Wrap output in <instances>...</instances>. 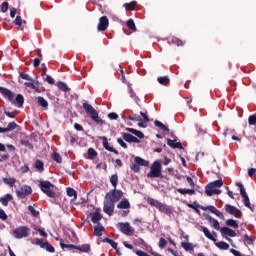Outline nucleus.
Listing matches in <instances>:
<instances>
[{
    "instance_id": "obj_3",
    "label": "nucleus",
    "mask_w": 256,
    "mask_h": 256,
    "mask_svg": "<svg viewBox=\"0 0 256 256\" xmlns=\"http://www.w3.org/2000/svg\"><path fill=\"white\" fill-rule=\"evenodd\" d=\"M83 109L89 113L90 117L96 122V123H103V120L99 118V114L97 113V110L91 106L89 103H83Z\"/></svg>"
},
{
    "instance_id": "obj_56",
    "label": "nucleus",
    "mask_w": 256,
    "mask_h": 256,
    "mask_svg": "<svg viewBox=\"0 0 256 256\" xmlns=\"http://www.w3.org/2000/svg\"><path fill=\"white\" fill-rule=\"evenodd\" d=\"M21 144L24 145V147H28L29 149H33V145L29 142V140H22Z\"/></svg>"
},
{
    "instance_id": "obj_39",
    "label": "nucleus",
    "mask_w": 256,
    "mask_h": 256,
    "mask_svg": "<svg viewBox=\"0 0 256 256\" xmlns=\"http://www.w3.org/2000/svg\"><path fill=\"white\" fill-rule=\"evenodd\" d=\"M208 185L217 189V187H223V180H215L213 182H210Z\"/></svg>"
},
{
    "instance_id": "obj_26",
    "label": "nucleus",
    "mask_w": 256,
    "mask_h": 256,
    "mask_svg": "<svg viewBox=\"0 0 256 256\" xmlns=\"http://www.w3.org/2000/svg\"><path fill=\"white\" fill-rule=\"evenodd\" d=\"M76 250L81 251L82 253H89V251H91V246L89 244H83L76 246Z\"/></svg>"
},
{
    "instance_id": "obj_50",
    "label": "nucleus",
    "mask_w": 256,
    "mask_h": 256,
    "mask_svg": "<svg viewBox=\"0 0 256 256\" xmlns=\"http://www.w3.org/2000/svg\"><path fill=\"white\" fill-rule=\"evenodd\" d=\"M44 249H46V251H48V253H55V248L47 242H45Z\"/></svg>"
},
{
    "instance_id": "obj_49",
    "label": "nucleus",
    "mask_w": 256,
    "mask_h": 256,
    "mask_svg": "<svg viewBox=\"0 0 256 256\" xmlns=\"http://www.w3.org/2000/svg\"><path fill=\"white\" fill-rule=\"evenodd\" d=\"M128 119L130 121H138V122L143 121V118H141V116H139L137 114H133V115L129 116Z\"/></svg>"
},
{
    "instance_id": "obj_45",
    "label": "nucleus",
    "mask_w": 256,
    "mask_h": 256,
    "mask_svg": "<svg viewBox=\"0 0 256 256\" xmlns=\"http://www.w3.org/2000/svg\"><path fill=\"white\" fill-rule=\"evenodd\" d=\"M24 85L25 87H31V89H34V91H36L37 93H41V90H39V88L31 82H25Z\"/></svg>"
},
{
    "instance_id": "obj_58",
    "label": "nucleus",
    "mask_w": 256,
    "mask_h": 256,
    "mask_svg": "<svg viewBox=\"0 0 256 256\" xmlns=\"http://www.w3.org/2000/svg\"><path fill=\"white\" fill-rule=\"evenodd\" d=\"M140 169L141 168L139 167L138 163H135L131 166V170L134 171V173H139Z\"/></svg>"
},
{
    "instance_id": "obj_18",
    "label": "nucleus",
    "mask_w": 256,
    "mask_h": 256,
    "mask_svg": "<svg viewBox=\"0 0 256 256\" xmlns=\"http://www.w3.org/2000/svg\"><path fill=\"white\" fill-rule=\"evenodd\" d=\"M100 219H103V215H101V209H96V211L91 214V221L97 223Z\"/></svg>"
},
{
    "instance_id": "obj_52",
    "label": "nucleus",
    "mask_w": 256,
    "mask_h": 256,
    "mask_svg": "<svg viewBox=\"0 0 256 256\" xmlns=\"http://www.w3.org/2000/svg\"><path fill=\"white\" fill-rule=\"evenodd\" d=\"M28 211H30L33 217H38L39 211H37L33 206H28Z\"/></svg>"
},
{
    "instance_id": "obj_22",
    "label": "nucleus",
    "mask_w": 256,
    "mask_h": 256,
    "mask_svg": "<svg viewBox=\"0 0 256 256\" xmlns=\"http://www.w3.org/2000/svg\"><path fill=\"white\" fill-rule=\"evenodd\" d=\"M103 147L107 150L110 151L111 153H115L116 155H119V152L117 150L113 149V147L109 146V142L107 141L106 137H103Z\"/></svg>"
},
{
    "instance_id": "obj_34",
    "label": "nucleus",
    "mask_w": 256,
    "mask_h": 256,
    "mask_svg": "<svg viewBox=\"0 0 256 256\" xmlns=\"http://www.w3.org/2000/svg\"><path fill=\"white\" fill-rule=\"evenodd\" d=\"M124 7L126 11H134L135 7H137V2L132 1L130 3H125Z\"/></svg>"
},
{
    "instance_id": "obj_8",
    "label": "nucleus",
    "mask_w": 256,
    "mask_h": 256,
    "mask_svg": "<svg viewBox=\"0 0 256 256\" xmlns=\"http://www.w3.org/2000/svg\"><path fill=\"white\" fill-rule=\"evenodd\" d=\"M220 233L222 236L225 237V239H227L229 241V243H231L232 247H235V245H233V240L228 237H237V232H235V230L229 228V227H223L220 229Z\"/></svg>"
},
{
    "instance_id": "obj_59",
    "label": "nucleus",
    "mask_w": 256,
    "mask_h": 256,
    "mask_svg": "<svg viewBox=\"0 0 256 256\" xmlns=\"http://www.w3.org/2000/svg\"><path fill=\"white\" fill-rule=\"evenodd\" d=\"M248 123H249V125H256V117L255 116H250L249 118H248Z\"/></svg>"
},
{
    "instance_id": "obj_28",
    "label": "nucleus",
    "mask_w": 256,
    "mask_h": 256,
    "mask_svg": "<svg viewBox=\"0 0 256 256\" xmlns=\"http://www.w3.org/2000/svg\"><path fill=\"white\" fill-rule=\"evenodd\" d=\"M135 163L141 165L142 167H149V162L139 156L135 157Z\"/></svg>"
},
{
    "instance_id": "obj_57",
    "label": "nucleus",
    "mask_w": 256,
    "mask_h": 256,
    "mask_svg": "<svg viewBox=\"0 0 256 256\" xmlns=\"http://www.w3.org/2000/svg\"><path fill=\"white\" fill-rule=\"evenodd\" d=\"M0 219H2V221H7V214L5 213V210L0 208Z\"/></svg>"
},
{
    "instance_id": "obj_41",
    "label": "nucleus",
    "mask_w": 256,
    "mask_h": 256,
    "mask_svg": "<svg viewBox=\"0 0 256 256\" xmlns=\"http://www.w3.org/2000/svg\"><path fill=\"white\" fill-rule=\"evenodd\" d=\"M154 125L156 127H159V129H161L162 131H169V128H167V126H165L162 122L155 120Z\"/></svg>"
},
{
    "instance_id": "obj_24",
    "label": "nucleus",
    "mask_w": 256,
    "mask_h": 256,
    "mask_svg": "<svg viewBox=\"0 0 256 256\" xmlns=\"http://www.w3.org/2000/svg\"><path fill=\"white\" fill-rule=\"evenodd\" d=\"M103 231H105V227L101 224L94 227V235H96V237H101V235H103Z\"/></svg>"
},
{
    "instance_id": "obj_63",
    "label": "nucleus",
    "mask_w": 256,
    "mask_h": 256,
    "mask_svg": "<svg viewBox=\"0 0 256 256\" xmlns=\"http://www.w3.org/2000/svg\"><path fill=\"white\" fill-rule=\"evenodd\" d=\"M36 245H39V247H41V249H44L45 242H43V240H41V239H36Z\"/></svg>"
},
{
    "instance_id": "obj_64",
    "label": "nucleus",
    "mask_w": 256,
    "mask_h": 256,
    "mask_svg": "<svg viewBox=\"0 0 256 256\" xmlns=\"http://www.w3.org/2000/svg\"><path fill=\"white\" fill-rule=\"evenodd\" d=\"M236 185L240 189V195L243 194V193H246L245 192V187L241 183L237 182Z\"/></svg>"
},
{
    "instance_id": "obj_17",
    "label": "nucleus",
    "mask_w": 256,
    "mask_h": 256,
    "mask_svg": "<svg viewBox=\"0 0 256 256\" xmlns=\"http://www.w3.org/2000/svg\"><path fill=\"white\" fill-rule=\"evenodd\" d=\"M206 219L207 221H209L210 225L216 229V231H219V229H221V226L219 225V221L214 219L213 217L211 216H206Z\"/></svg>"
},
{
    "instance_id": "obj_2",
    "label": "nucleus",
    "mask_w": 256,
    "mask_h": 256,
    "mask_svg": "<svg viewBox=\"0 0 256 256\" xmlns=\"http://www.w3.org/2000/svg\"><path fill=\"white\" fill-rule=\"evenodd\" d=\"M40 189L47 197H55V185L49 181H40Z\"/></svg>"
},
{
    "instance_id": "obj_10",
    "label": "nucleus",
    "mask_w": 256,
    "mask_h": 256,
    "mask_svg": "<svg viewBox=\"0 0 256 256\" xmlns=\"http://www.w3.org/2000/svg\"><path fill=\"white\" fill-rule=\"evenodd\" d=\"M108 27H109V18H107V16L100 17L99 23L97 26L98 31H107Z\"/></svg>"
},
{
    "instance_id": "obj_20",
    "label": "nucleus",
    "mask_w": 256,
    "mask_h": 256,
    "mask_svg": "<svg viewBox=\"0 0 256 256\" xmlns=\"http://www.w3.org/2000/svg\"><path fill=\"white\" fill-rule=\"evenodd\" d=\"M9 201H13V195L6 194L4 197L0 198V203H2L5 207L9 205Z\"/></svg>"
},
{
    "instance_id": "obj_55",
    "label": "nucleus",
    "mask_w": 256,
    "mask_h": 256,
    "mask_svg": "<svg viewBox=\"0 0 256 256\" xmlns=\"http://www.w3.org/2000/svg\"><path fill=\"white\" fill-rule=\"evenodd\" d=\"M6 128L8 131H13L17 128V123H15V122L9 123Z\"/></svg>"
},
{
    "instance_id": "obj_40",
    "label": "nucleus",
    "mask_w": 256,
    "mask_h": 256,
    "mask_svg": "<svg viewBox=\"0 0 256 256\" xmlns=\"http://www.w3.org/2000/svg\"><path fill=\"white\" fill-rule=\"evenodd\" d=\"M117 181H119V177L116 174L112 175L110 178V183L112 184L114 189H117Z\"/></svg>"
},
{
    "instance_id": "obj_14",
    "label": "nucleus",
    "mask_w": 256,
    "mask_h": 256,
    "mask_svg": "<svg viewBox=\"0 0 256 256\" xmlns=\"http://www.w3.org/2000/svg\"><path fill=\"white\" fill-rule=\"evenodd\" d=\"M205 193H206V195H208V197H211L213 195H220L221 191L219 189L215 188L214 186H210L208 184L206 186Z\"/></svg>"
},
{
    "instance_id": "obj_47",
    "label": "nucleus",
    "mask_w": 256,
    "mask_h": 256,
    "mask_svg": "<svg viewBox=\"0 0 256 256\" xmlns=\"http://www.w3.org/2000/svg\"><path fill=\"white\" fill-rule=\"evenodd\" d=\"M52 157H53L54 161H56V163H62V161H63V158H61V155L57 152H54L52 154Z\"/></svg>"
},
{
    "instance_id": "obj_6",
    "label": "nucleus",
    "mask_w": 256,
    "mask_h": 256,
    "mask_svg": "<svg viewBox=\"0 0 256 256\" xmlns=\"http://www.w3.org/2000/svg\"><path fill=\"white\" fill-rule=\"evenodd\" d=\"M161 163L154 162L152 166L150 167V172L147 174V177H150L152 179L161 177Z\"/></svg>"
},
{
    "instance_id": "obj_23",
    "label": "nucleus",
    "mask_w": 256,
    "mask_h": 256,
    "mask_svg": "<svg viewBox=\"0 0 256 256\" xmlns=\"http://www.w3.org/2000/svg\"><path fill=\"white\" fill-rule=\"evenodd\" d=\"M0 93H2V95H6V97H8V99H9V101H13V92H11V90H9L7 88L0 87Z\"/></svg>"
},
{
    "instance_id": "obj_62",
    "label": "nucleus",
    "mask_w": 256,
    "mask_h": 256,
    "mask_svg": "<svg viewBox=\"0 0 256 256\" xmlns=\"http://www.w3.org/2000/svg\"><path fill=\"white\" fill-rule=\"evenodd\" d=\"M245 241L248 243V245H253V239L249 237V235L244 236Z\"/></svg>"
},
{
    "instance_id": "obj_30",
    "label": "nucleus",
    "mask_w": 256,
    "mask_h": 256,
    "mask_svg": "<svg viewBox=\"0 0 256 256\" xmlns=\"http://www.w3.org/2000/svg\"><path fill=\"white\" fill-rule=\"evenodd\" d=\"M38 101V105H40V107H43L44 109H47V107H49V103L47 102V100H45V98L39 96L37 98Z\"/></svg>"
},
{
    "instance_id": "obj_42",
    "label": "nucleus",
    "mask_w": 256,
    "mask_h": 256,
    "mask_svg": "<svg viewBox=\"0 0 256 256\" xmlns=\"http://www.w3.org/2000/svg\"><path fill=\"white\" fill-rule=\"evenodd\" d=\"M24 102H25V99L23 98V95L18 94L16 96V103H17L18 107H23Z\"/></svg>"
},
{
    "instance_id": "obj_53",
    "label": "nucleus",
    "mask_w": 256,
    "mask_h": 256,
    "mask_svg": "<svg viewBox=\"0 0 256 256\" xmlns=\"http://www.w3.org/2000/svg\"><path fill=\"white\" fill-rule=\"evenodd\" d=\"M8 10H9V2H3L1 5V12L7 13Z\"/></svg>"
},
{
    "instance_id": "obj_61",
    "label": "nucleus",
    "mask_w": 256,
    "mask_h": 256,
    "mask_svg": "<svg viewBox=\"0 0 256 256\" xmlns=\"http://www.w3.org/2000/svg\"><path fill=\"white\" fill-rule=\"evenodd\" d=\"M140 115H141V117H143L142 122L149 123V116H146V114L143 112H140Z\"/></svg>"
},
{
    "instance_id": "obj_27",
    "label": "nucleus",
    "mask_w": 256,
    "mask_h": 256,
    "mask_svg": "<svg viewBox=\"0 0 256 256\" xmlns=\"http://www.w3.org/2000/svg\"><path fill=\"white\" fill-rule=\"evenodd\" d=\"M129 207H131V204L129 203V200H127V199L122 200L117 205V209H129Z\"/></svg>"
},
{
    "instance_id": "obj_29",
    "label": "nucleus",
    "mask_w": 256,
    "mask_h": 256,
    "mask_svg": "<svg viewBox=\"0 0 256 256\" xmlns=\"http://www.w3.org/2000/svg\"><path fill=\"white\" fill-rule=\"evenodd\" d=\"M68 197H74L71 201H75L77 199V191L73 188H67L66 190Z\"/></svg>"
},
{
    "instance_id": "obj_15",
    "label": "nucleus",
    "mask_w": 256,
    "mask_h": 256,
    "mask_svg": "<svg viewBox=\"0 0 256 256\" xmlns=\"http://www.w3.org/2000/svg\"><path fill=\"white\" fill-rule=\"evenodd\" d=\"M15 25L17 27H20V31H25V26L27 25V21H23V18L21 16H16V19L14 20Z\"/></svg>"
},
{
    "instance_id": "obj_4",
    "label": "nucleus",
    "mask_w": 256,
    "mask_h": 256,
    "mask_svg": "<svg viewBox=\"0 0 256 256\" xmlns=\"http://www.w3.org/2000/svg\"><path fill=\"white\" fill-rule=\"evenodd\" d=\"M31 193H33L31 186L23 185L16 189L18 199H25V197H29Z\"/></svg>"
},
{
    "instance_id": "obj_51",
    "label": "nucleus",
    "mask_w": 256,
    "mask_h": 256,
    "mask_svg": "<svg viewBox=\"0 0 256 256\" xmlns=\"http://www.w3.org/2000/svg\"><path fill=\"white\" fill-rule=\"evenodd\" d=\"M60 246L62 249H77V246L73 244H63V242L60 243Z\"/></svg>"
},
{
    "instance_id": "obj_44",
    "label": "nucleus",
    "mask_w": 256,
    "mask_h": 256,
    "mask_svg": "<svg viewBox=\"0 0 256 256\" xmlns=\"http://www.w3.org/2000/svg\"><path fill=\"white\" fill-rule=\"evenodd\" d=\"M15 181V178H3V182L6 183V185H10V187L15 185Z\"/></svg>"
},
{
    "instance_id": "obj_60",
    "label": "nucleus",
    "mask_w": 256,
    "mask_h": 256,
    "mask_svg": "<svg viewBox=\"0 0 256 256\" xmlns=\"http://www.w3.org/2000/svg\"><path fill=\"white\" fill-rule=\"evenodd\" d=\"M108 117H109L110 119H112V120H117V119H119V115H117V113H115V112L109 113V114H108Z\"/></svg>"
},
{
    "instance_id": "obj_31",
    "label": "nucleus",
    "mask_w": 256,
    "mask_h": 256,
    "mask_svg": "<svg viewBox=\"0 0 256 256\" xmlns=\"http://www.w3.org/2000/svg\"><path fill=\"white\" fill-rule=\"evenodd\" d=\"M171 44L177 45V47H183V45H185V42H183V40H181L177 37H172Z\"/></svg>"
},
{
    "instance_id": "obj_37",
    "label": "nucleus",
    "mask_w": 256,
    "mask_h": 256,
    "mask_svg": "<svg viewBox=\"0 0 256 256\" xmlns=\"http://www.w3.org/2000/svg\"><path fill=\"white\" fill-rule=\"evenodd\" d=\"M181 246L183 247V249L185 251H193V249H195V247L193 246V244L188 243V242H182Z\"/></svg>"
},
{
    "instance_id": "obj_7",
    "label": "nucleus",
    "mask_w": 256,
    "mask_h": 256,
    "mask_svg": "<svg viewBox=\"0 0 256 256\" xmlns=\"http://www.w3.org/2000/svg\"><path fill=\"white\" fill-rule=\"evenodd\" d=\"M148 203L152 205V207H156V209H159L162 213H167L169 215L171 213V208L167 207V205L155 200V199H150L148 200Z\"/></svg>"
},
{
    "instance_id": "obj_11",
    "label": "nucleus",
    "mask_w": 256,
    "mask_h": 256,
    "mask_svg": "<svg viewBox=\"0 0 256 256\" xmlns=\"http://www.w3.org/2000/svg\"><path fill=\"white\" fill-rule=\"evenodd\" d=\"M201 209L202 211H211L214 215L218 216L219 219L225 220V215H223V213L217 210L214 206H202Z\"/></svg>"
},
{
    "instance_id": "obj_36",
    "label": "nucleus",
    "mask_w": 256,
    "mask_h": 256,
    "mask_svg": "<svg viewBox=\"0 0 256 256\" xmlns=\"http://www.w3.org/2000/svg\"><path fill=\"white\" fill-rule=\"evenodd\" d=\"M57 87H58V89H61V91H64L65 93H67V91H69V86H67V84L65 82L59 81L57 83Z\"/></svg>"
},
{
    "instance_id": "obj_1",
    "label": "nucleus",
    "mask_w": 256,
    "mask_h": 256,
    "mask_svg": "<svg viewBox=\"0 0 256 256\" xmlns=\"http://www.w3.org/2000/svg\"><path fill=\"white\" fill-rule=\"evenodd\" d=\"M123 197V191L113 189L110 192H108L104 198V206L103 211L106 213V215H113V211H115V203L119 201Z\"/></svg>"
},
{
    "instance_id": "obj_16",
    "label": "nucleus",
    "mask_w": 256,
    "mask_h": 256,
    "mask_svg": "<svg viewBox=\"0 0 256 256\" xmlns=\"http://www.w3.org/2000/svg\"><path fill=\"white\" fill-rule=\"evenodd\" d=\"M123 138L128 143H141V140H139V138H137L129 133H124Z\"/></svg>"
},
{
    "instance_id": "obj_46",
    "label": "nucleus",
    "mask_w": 256,
    "mask_h": 256,
    "mask_svg": "<svg viewBox=\"0 0 256 256\" xmlns=\"http://www.w3.org/2000/svg\"><path fill=\"white\" fill-rule=\"evenodd\" d=\"M158 83H160V85H168L169 83V78L164 76V77H158Z\"/></svg>"
},
{
    "instance_id": "obj_13",
    "label": "nucleus",
    "mask_w": 256,
    "mask_h": 256,
    "mask_svg": "<svg viewBox=\"0 0 256 256\" xmlns=\"http://www.w3.org/2000/svg\"><path fill=\"white\" fill-rule=\"evenodd\" d=\"M118 226L120 227V231L125 235H131L133 233V229L129 225V223H119Z\"/></svg>"
},
{
    "instance_id": "obj_35",
    "label": "nucleus",
    "mask_w": 256,
    "mask_h": 256,
    "mask_svg": "<svg viewBox=\"0 0 256 256\" xmlns=\"http://www.w3.org/2000/svg\"><path fill=\"white\" fill-rule=\"evenodd\" d=\"M226 225L228 227H233V229H237L239 227V223L236 220H233V219L226 220Z\"/></svg>"
},
{
    "instance_id": "obj_43",
    "label": "nucleus",
    "mask_w": 256,
    "mask_h": 256,
    "mask_svg": "<svg viewBox=\"0 0 256 256\" xmlns=\"http://www.w3.org/2000/svg\"><path fill=\"white\" fill-rule=\"evenodd\" d=\"M97 157V151L93 148L88 149V159H95Z\"/></svg>"
},
{
    "instance_id": "obj_5",
    "label": "nucleus",
    "mask_w": 256,
    "mask_h": 256,
    "mask_svg": "<svg viewBox=\"0 0 256 256\" xmlns=\"http://www.w3.org/2000/svg\"><path fill=\"white\" fill-rule=\"evenodd\" d=\"M14 237L16 239H23L25 237H29V234L31 233V229L27 226H21L16 228L14 231Z\"/></svg>"
},
{
    "instance_id": "obj_48",
    "label": "nucleus",
    "mask_w": 256,
    "mask_h": 256,
    "mask_svg": "<svg viewBox=\"0 0 256 256\" xmlns=\"http://www.w3.org/2000/svg\"><path fill=\"white\" fill-rule=\"evenodd\" d=\"M34 167H35V169H38V170L40 171V173L44 171L43 162H41V161H39V160H37V161L35 162Z\"/></svg>"
},
{
    "instance_id": "obj_19",
    "label": "nucleus",
    "mask_w": 256,
    "mask_h": 256,
    "mask_svg": "<svg viewBox=\"0 0 256 256\" xmlns=\"http://www.w3.org/2000/svg\"><path fill=\"white\" fill-rule=\"evenodd\" d=\"M167 145L169 147H172V149H183V145L181 142H176L175 140L167 139Z\"/></svg>"
},
{
    "instance_id": "obj_9",
    "label": "nucleus",
    "mask_w": 256,
    "mask_h": 256,
    "mask_svg": "<svg viewBox=\"0 0 256 256\" xmlns=\"http://www.w3.org/2000/svg\"><path fill=\"white\" fill-rule=\"evenodd\" d=\"M226 213H229V215H233L234 217H241L242 213L239 208L232 206L230 204H226L224 207Z\"/></svg>"
},
{
    "instance_id": "obj_25",
    "label": "nucleus",
    "mask_w": 256,
    "mask_h": 256,
    "mask_svg": "<svg viewBox=\"0 0 256 256\" xmlns=\"http://www.w3.org/2000/svg\"><path fill=\"white\" fill-rule=\"evenodd\" d=\"M126 130L129 131V133H133V135L138 137V139H143L145 137V134L139 130H135L133 128H126Z\"/></svg>"
},
{
    "instance_id": "obj_38",
    "label": "nucleus",
    "mask_w": 256,
    "mask_h": 256,
    "mask_svg": "<svg viewBox=\"0 0 256 256\" xmlns=\"http://www.w3.org/2000/svg\"><path fill=\"white\" fill-rule=\"evenodd\" d=\"M126 25L131 31H137V26H135V21H133V19H129Z\"/></svg>"
},
{
    "instance_id": "obj_21",
    "label": "nucleus",
    "mask_w": 256,
    "mask_h": 256,
    "mask_svg": "<svg viewBox=\"0 0 256 256\" xmlns=\"http://www.w3.org/2000/svg\"><path fill=\"white\" fill-rule=\"evenodd\" d=\"M241 196L243 197V203H244L245 207L250 209V211H253V208L251 207V202L249 201V196L247 195V192L242 193Z\"/></svg>"
},
{
    "instance_id": "obj_32",
    "label": "nucleus",
    "mask_w": 256,
    "mask_h": 256,
    "mask_svg": "<svg viewBox=\"0 0 256 256\" xmlns=\"http://www.w3.org/2000/svg\"><path fill=\"white\" fill-rule=\"evenodd\" d=\"M178 193H181V195H195V190L194 189H183L179 188Z\"/></svg>"
},
{
    "instance_id": "obj_54",
    "label": "nucleus",
    "mask_w": 256,
    "mask_h": 256,
    "mask_svg": "<svg viewBox=\"0 0 256 256\" xmlns=\"http://www.w3.org/2000/svg\"><path fill=\"white\" fill-rule=\"evenodd\" d=\"M166 245H167V240H165V238H160V240H159V248L160 249H165Z\"/></svg>"
},
{
    "instance_id": "obj_33",
    "label": "nucleus",
    "mask_w": 256,
    "mask_h": 256,
    "mask_svg": "<svg viewBox=\"0 0 256 256\" xmlns=\"http://www.w3.org/2000/svg\"><path fill=\"white\" fill-rule=\"evenodd\" d=\"M215 245L218 247V249H221L222 251H227L229 249V245L227 242H215Z\"/></svg>"
},
{
    "instance_id": "obj_12",
    "label": "nucleus",
    "mask_w": 256,
    "mask_h": 256,
    "mask_svg": "<svg viewBox=\"0 0 256 256\" xmlns=\"http://www.w3.org/2000/svg\"><path fill=\"white\" fill-rule=\"evenodd\" d=\"M202 231H203L205 237H207V239H210V241H213L214 243L217 242V238H215V237H217V233H215V232L211 233L209 231V229L205 226L202 227Z\"/></svg>"
}]
</instances>
